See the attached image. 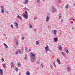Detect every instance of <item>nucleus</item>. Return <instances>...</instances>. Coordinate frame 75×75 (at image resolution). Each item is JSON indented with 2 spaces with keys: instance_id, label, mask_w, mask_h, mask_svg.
I'll return each mask as SVG.
<instances>
[{
  "instance_id": "obj_1",
  "label": "nucleus",
  "mask_w": 75,
  "mask_h": 75,
  "mask_svg": "<svg viewBox=\"0 0 75 75\" xmlns=\"http://www.w3.org/2000/svg\"><path fill=\"white\" fill-rule=\"evenodd\" d=\"M30 60L32 62H35V54L32 52L30 54Z\"/></svg>"
},
{
  "instance_id": "obj_2",
  "label": "nucleus",
  "mask_w": 75,
  "mask_h": 75,
  "mask_svg": "<svg viewBox=\"0 0 75 75\" xmlns=\"http://www.w3.org/2000/svg\"><path fill=\"white\" fill-rule=\"evenodd\" d=\"M50 17L49 16H47L46 18L45 21L46 22H48L49 21V20Z\"/></svg>"
},
{
  "instance_id": "obj_3",
  "label": "nucleus",
  "mask_w": 75,
  "mask_h": 75,
  "mask_svg": "<svg viewBox=\"0 0 75 75\" xmlns=\"http://www.w3.org/2000/svg\"><path fill=\"white\" fill-rule=\"evenodd\" d=\"M57 31L56 30H54L53 33V34L54 36H56V35H57Z\"/></svg>"
},
{
  "instance_id": "obj_4",
  "label": "nucleus",
  "mask_w": 75,
  "mask_h": 75,
  "mask_svg": "<svg viewBox=\"0 0 75 75\" xmlns=\"http://www.w3.org/2000/svg\"><path fill=\"white\" fill-rule=\"evenodd\" d=\"M23 17L25 18V19H27L28 18V15L27 14H23Z\"/></svg>"
},
{
  "instance_id": "obj_5",
  "label": "nucleus",
  "mask_w": 75,
  "mask_h": 75,
  "mask_svg": "<svg viewBox=\"0 0 75 75\" xmlns=\"http://www.w3.org/2000/svg\"><path fill=\"white\" fill-rule=\"evenodd\" d=\"M15 42L16 44L17 45H18L19 44V42H18V40H15Z\"/></svg>"
},
{
  "instance_id": "obj_6",
  "label": "nucleus",
  "mask_w": 75,
  "mask_h": 75,
  "mask_svg": "<svg viewBox=\"0 0 75 75\" xmlns=\"http://www.w3.org/2000/svg\"><path fill=\"white\" fill-rule=\"evenodd\" d=\"M17 17L18 18H19V19H20V20H22V17L20 16V15H18V16H17Z\"/></svg>"
},
{
  "instance_id": "obj_7",
  "label": "nucleus",
  "mask_w": 75,
  "mask_h": 75,
  "mask_svg": "<svg viewBox=\"0 0 75 75\" xmlns=\"http://www.w3.org/2000/svg\"><path fill=\"white\" fill-rule=\"evenodd\" d=\"M3 70L1 69H0V75H3Z\"/></svg>"
},
{
  "instance_id": "obj_8",
  "label": "nucleus",
  "mask_w": 75,
  "mask_h": 75,
  "mask_svg": "<svg viewBox=\"0 0 75 75\" xmlns=\"http://www.w3.org/2000/svg\"><path fill=\"white\" fill-rule=\"evenodd\" d=\"M54 42H57L58 41V38L57 37H55L54 39Z\"/></svg>"
},
{
  "instance_id": "obj_9",
  "label": "nucleus",
  "mask_w": 75,
  "mask_h": 75,
  "mask_svg": "<svg viewBox=\"0 0 75 75\" xmlns=\"http://www.w3.org/2000/svg\"><path fill=\"white\" fill-rule=\"evenodd\" d=\"M58 47L59 50L60 51H62V47H61V45H58Z\"/></svg>"
},
{
  "instance_id": "obj_10",
  "label": "nucleus",
  "mask_w": 75,
  "mask_h": 75,
  "mask_svg": "<svg viewBox=\"0 0 75 75\" xmlns=\"http://www.w3.org/2000/svg\"><path fill=\"white\" fill-rule=\"evenodd\" d=\"M57 62L58 63V64H59V65H61V62H60V61L59 60V59H58V58L57 59Z\"/></svg>"
},
{
  "instance_id": "obj_11",
  "label": "nucleus",
  "mask_w": 75,
  "mask_h": 75,
  "mask_svg": "<svg viewBox=\"0 0 75 75\" xmlns=\"http://www.w3.org/2000/svg\"><path fill=\"white\" fill-rule=\"evenodd\" d=\"M67 69L68 72H69L71 71V68L69 67H68Z\"/></svg>"
},
{
  "instance_id": "obj_12",
  "label": "nucleus",
  "mask_w": 75,
  "mask_h": 75,
  "mask_svg": "<svg viewBox=\"0 0 75 75\" xmlns=\"http://www.w3.org/2000/svg\"><path fill=\"white\" fill-rule=\"evenodd\" d=\"M18 51L20 53H22L23 52V50H18Z\"/></svg>"
},
{
  "instance_id": "obj_13",
  "label": "nucleus",
  "mask_w": 75,
  "mask_h": 75,
  "mask_svg": "<svg viewBox=\"0 0 75 75\" xmlns=\"http://www.w3.org/2000/svg\"><path fill=\"white\" fill-rule=\"evenodd\" d=\"M26 75H30V74L28 71H27L26 73Z\"/></svg>"
},
{
  "instance_id": "obj_14",
  "label": "nucleus",
  "mask_w": 75,
  "mask_h": 75,
  "mask_svg": "<svg viewBox=\"0 0 75 75\" xmlns=\"http://www.w3.org/2000/svg\"><path fill=\"white\" fill-rule=\"evenodd\" d=\"M39 44H40V43H39V42L38 41H36V44L37 45H39Z\"/></svg>"
},
{
  "instance_id": "obj_15",
  "label": "nucleus",
  "mask_w": 75,
  "mask_h": 75,
  "mask_svg": "<svg viewBox=\"0 0 75 75\" xmlns=\"http://www.w3.org/2000/svg\"><path fill=\"white\" fill-rule=\"evenodd\" d=\"M51 11H52V13H55L57 11L55 10H52Z\"/></svg>"
},
{
  "instance_id": "obj_16",
  "label": "nucleus",
  "mask_w": 75,
  "mask_h": 75,
  "mask_svg": "<svg viewBox=\"0 0 75 75\" xmlns=\"http://www.w3.org/2000/svg\"><path fill=\"white\" fill-rule=\"evenodd\" d=\"M10 27L11 28H12V29H14V26H13V25H11Z\"/></svg>"
},
{
  "instance_id": "obj_17",
  "label": "nucleus",
  "mask_w": 75,
  "mask_h": 75,
  "mask_svg": "<svg viewBox=\"0 0 75 75\" xmlns=\"http://www.w3.org/2000/svg\"><path fill=\"white\" fill-rule=\"evenodd\" d=\"M27 3H28V1L27 0H25V2H24V4H26Z\"/></svg>"
},
{
  "instance_id": "obj_18",
  "label": "nucleus",
  "mask_w": 75,
  "mask_h": 75,
  "mask_svg": "<svg viewBox=\"0 0 75 75\" xmlns=\"http://www.w3.org/2000/svg\"><path fill=\"white\" fill-rule=\"evenodd\" d=\"M45 50H49L48 45H46V47Z\"/></svg>"
},
{
  "instance_id": "obj_19",
  "label": "nucleus",
  "mask_w": 75,
  "mask_h": 75,
  "mask_svg": "<svg viewBox=\"0 0 75 75\" xmlns=\"http://www.w3.org/2000/svg\"><path fill=\"white\" fill-rule=\"evenodd\" d=\"M4 44L6 48H8V47L7 46V44H6V43H4Z\"/></svg>"
},
{
  "instance_id": "obj_20",
  "label": "nucleus",
  "mask_w": 75,
  "mask_h": 75,
  "mask_svg": "<svg viewBox=\"0 0 75 75\" xmlns=\"http://www.w3.org/2000/svg\"><path fill=\"white\" fill-rule=\"evenodd\" d=\"M62 54L63 55V56H65L66 55V54L64 52H62Z\"/></svg>"
},
{
  "instance_id": "obj_21",
  "label": "nucleus",
  "mask_w": 75,
  "mask_h": 75,
  "mask_svg": "<svg viewBox=\"0 0 75 75\" xmlns=\"http://www.w3.org/2000/svg\"><path fill=\"white\" fill-rule=\"evenodd\" d=\"M29 26L31 28H33V26L31 25L30 24H29Z\"/></svg>"
},
{
  "instance_id": "obj_22",
  "label": "nucleus",
  "mask_w": 75,
  "mask_h": 75,
  "mask_svg": "<svg viewBox=\"0 0 75 75\" xmlns=\"http://www.w3.org/2000/svg\"><path fill=\"white\" fill-rule=\"evenodd\" d=\"M66 52L67 54H68L69 53V51H68V49H67L66 51Z\"/></svg>"
},
{
  "instance_id": "obj_23",
  "label": "nucleus",
  "mask_w": 75,
  "mask_h": 75,
  "mask_svg": "<svg viewBox=\"0 0 75 75\" xmlns=\"http://www.w3.org/2000/svg\"><path fill=\"white\" fill-rule=\"evenodd\" d=\"M11 64H12V67H14V63H13V62H11Z\"/></svg>"
},
{
  "instance_id": "obj_24",
  "label": "nucleus",
  "mask_w": 75,
  "mask_h": 75,
  "mask_svg": "<svg viewBox=\"0 0 75 75\" xmlns=\"http://www.w3.org/2000/svg\"><path fill=\"white\" fill-rule=\"evenodd\" d=\"M6 14H8V13H9V12L8 11H6Z\"/></svg>"
},
{
  "instance_id": "obj_25",
  "label": "nucleus",
  "mask_w": 75,
  "mask_h": 75,
  "mask_svg": "<svg viewBox=\"0 0 75 75\" xmlns=\"http://www.w3.org/2000/svg\"><path fill=\"white\" fill-rule=\"evenodd\" d=\"M18 67H21V64H20V63H18Z\"/></svg>"
},
{
  "instance_id": "obj_26",
  "label": "nucleus",
  "mask_w": 75,
  "mask_h": 75,
  "mask_svg": "<svg viewBox=\"0 0 75 75\" xmlns=\"http://www.w3.org/2000/svg\"><path fill=\"white\" fill-rule=\"evenodd\" d=\"M59 19H60L61 18V17H62L61 14H59Z\"/></svg>"
},
{
  "instance_id": "obj_27",
  "label": "nucleus",
  "mask_w": 75,
  "mask_h": 75,
  "mask_svg": "<svg viewBox=\"0 0 75 75\" xmlns=\"http://www.w3.org/2000/svg\"><path fill=\"white\" fill-rule=\"evenodd\" d=\"M1 13H3L4 12V10H2L1 11Z\"/></svg>"
},
{
  "instance_id": "obj_28",
  "label": "nucleus",
  "mask_w": 75,
  "mask_h": 75,
  "mask_svg": "<svg viewBox=\"0 0 75 75\" xmlns=\"http://www.w3.org/2000/svg\"><path fill=\"white\" fill-rule=\"evenodd\" d=\"M65 8H68V5H67L66 6Z\"/></svg>"
},
{
  "instance_id": "obj_29",
  "label": "nucleus",
  "mask_w": 75,
  "mask_h": 75,
  "mask_svg": "<svg viewBox=\"0 0 75 75\" xmlns=\"http://www.w3.org/2000/svg\"><path fill=\"white\" fill-rule=\"evenodd\" d=\"M3 66L5 68V67H6V64H3Z\"/></svg>"
},
{
  "instance_id": "obj_30",
  "label": "nucleus",
  "mask_w": 75,
  "mask_h": 75,
  "mask_svg": "<svg viewBox=\"0 0 75 75\" xmlns=\"http://www.w3.org/2000/svg\"><path fill=\"white\" fill-rule=\"evenodd\" d=\"M15 26L16 27V28H18V24L15 25Z\"/></svg>"
},
{
  "instance_id": "obj_31",
  "label": "nucleus",
  "mask_w": 75,
  "mask_h": 75,
  "mask_svg": "<svg viewBox=\"0 0 75 75\" xmlns=\"http://www.w3.org/2000/svg\"><path fill=\"white\" fill-rule=\"evenodd\" d=\"M27 58V56H25V57H24V59H25V60H26Z\"/></svg>"
},
{
  "instance_id": "obj_32",
  "label": "nucleus",
  "mask_w": 75,
  "mask_h": 75,
  "mask_svg": "<svg viewBox=\"0 0 75 75\" xmlns=\"http://www.w3.org/2000/svg\"><path fill=\"white\" fill-rule=\"evenodd\" d=\"M37 17H35L34 18V20H36V19H37Z\"/></svg>"
},
{
  "instance_id": "obj_33",
  "label": "nucleus",
  "mask_w": 75,
  "mask_h": 75,
  "mask_svg": "<svg viewBox=\"0 0 75 75\" xmlns=\"http://www.w3.org/2000/svg\"><path fill=\"white\" fill-rule=\"evenodd\" d=\"M18 54V51H16L15 52V54Z\"/></svg>"
},
{
  "instance_id": "obj_34",
  "label": "nucleus",
  "mask_w": 75,
  "mask_h": 75,
  "mask_svg": "<svg viewBox=\"0 0 75 75\" xmlns=\"http://www.w3.org/2000/svg\"><path fill=\"white\" fill-rule=\"evenodd\" d=\"M15 70H16V71H18V68L16 67L15 68Z\"/></svg>"
},
{
  "instance_id": "obj_35",
  "label": "nucleus",
  "mask_w": 75,
  "mask_h": 75,
  "mask_svg": "<svg viewBox=\"0 0 75 75\" xmlns=\"http://www.w3.org/2000/svg\"><path fill=\"white\" fill-rule=\"evenodd\" d=\"M71 20H73L74 21V22H75V19H74L72 18L71 19Z\"/></svg>"
},
{
  "instance_id": "obj_36",
  "label": "nucleus",
  "mask_w": 75,
  "mask_h": 75,
  "mask_svg": "<svg viewBox=\"0 0 75 75\" xmlns=\"http://www.w3.org/2000/svg\"><path fill=\"white\" fill-rule=\"evenodd\" d=\"M50 67L51 69H53V66H52V65H51L50 66Z\"/></svg>"
},
{
  "instance_id": "obj_37",
  "label": "nucleus",
  "mask_w": 75,
  "mask_h": 75,
  "mask_svg": "<svg viewBox=\"0 0 75 75\" xmlns=\"http://www.w3.org/2000/svg\"><path fill=\"white\" fill-rule=\"evenodd\" d=\"M1 59L2 62H3V61H4V59H3V58H2Z\"/></svg>"
},
{
  "instance_id": "obj_38",
  "label": "nucleus",
  "mask_w": 75,
  "mask_h": 75,
  "mask_svg": "<svg viewBox=\"0 0 75 75\" xmlns=\"http://www.w3.org/2000/svg\"><path fill=\"white\" fill-rule=\"evenodd\" d=\"M48 27L49 28H51V26L50 25H49L48 26Z\"/></svg>"
},
{
  "instance_id": "obj_39",
  "label": "nucleus",
  "mask_w": 75,
  "mask_h": 75,
  "mask_svg": "<svg viewBox=\"0 0 75 75\" xmlns=\"http://www.w3.org/2000/svg\"><path fill=\"white\" fill-rule=\"evenodd\" d=\"M24 37H22V40H24Z\"/></svg>"
},
{
  "instance_id": "obj_40",
  "label": "nucleus",
  "mask_w": 75,
  "mask_h": 75,
  "mask_svg": "<svg viewBox=\"0 0 75 75\" xmlns=\"http://www.w3.org/2000/svg\"><path fill=\"white\" fill-rule=\"evenodd\" d=\"M14 24H16V25H17V24H18L17 23V22H15L14 23Z\"/></svg>"
},
{
  "instance_id": "obj_41",
  "label": "nucleus",
  "mask_w": 75,
  "mask_h": 75,
  "mask_svg": "<svg viewBox=\"0 0 75 75\" xmlns=\"http://www.w3.org/2000/svg\"><path fill=\"white\" fill-rule=\"evenodd\" d=\"M41 66L42 67V68H44V65L43 64H41Z\"/></svg>"
},
{
  "instance_id": "obj_42",
  "label": "nucleus",
  "mask_w": 75,
  "mask_h": 75,
  "mask_svg": "<svg viewBox=\"0 0 75 75\" xmlns=\"http://www.w3.org/2000/svg\"><path fill=\"white\" fill-rule=\"evenodd\" d=\"M60 21H61L60 23H62V21H63V20L61 19Z\"/></svg>"
},
{
  "instance_id": "obj_43",
  "label": "nucleus",
  "mask_w": 75,
  "mask_h": 75,
  "mask_svg": "<svg viewBox=\"0 0 75 75\" xmlns=\"http://www.w3.org/2000/svg\"><path fill=\"white\" fill-rule=\"evenodd\" d=\"M54 65L55 66V67H56V65L55 64V62H54Z\"/></svg>"
},
{
  "instance_id": "obj_44",
  "label": "nucleus",
  "mask_w": 75,
  "mask_h": 75,
  "mask_svg": "<svg viewBox=\"0 0 75 75\" xmlns=\"http://www.w3.org/2000/svg\"><path fill=\"white\" fill-rule=\"evenodd\" d=\"M25 13L26 14H28L27 11H25Z\"/></svg>"
},
{
  "instance_id": "obj_45",
  "label": "nucleus",
  "mask_w": 75,
  "mask_h": 75,
  "mask_svg": "<svg viewBox=\"0 0 75 75\" xmlns=\"http://www.w3.org/2000/svg\"><path fill=\"white\" fill-rule=\"evenodd\" d=\"M58 2H59V3H60L61 2V0H58Z\"/></svg>"
},
{
  "instance_id": "obj_46",
  "label": "nucleus",
  "mask_w": 75,
  "mask_h": 75,
  "mask_svg": "<svg viewBox=\"0 0 75 75\" xmlns=\"http://www.w3.org/2000/svg\"><path fill=\"white\" fill-rule=\"evenodd\" d=\"M24 9H25V10H28V8H24Z\"/></svg>"
},
{
  "instance_id": "obj_47",
  "label": "nucleus",
  "mask_w": 75,
  "mask_h": 75,
  "mask_svg": "<svg viewBox=\"0 0 75 75\" xmlns=\"http://www.w3.org/2000/svg\"><path fill=\"white\" fill-rule=\"evenodd\" d=\"M34 31L35 32L36 31H37V30L35 29H34Z\"/></svg>"
},
{
  "instance_id": "obj_48",
  "label": "nucleus",
  "mask_w": 75,
  "mask_h": 75,
  "mask_svg": "<svg viewBox=\"0 0 75 75\" xmlns=\"http://www.w3.org/2000/svg\"><path fill=\"white\" fill-rule=\"evenodd\" d=\"M27 49H28V48H26V49H25V50L26 51H27L28 50H27Z\"/></svg>"
},
{
  "instance_id": "obj_49",
  "label": "nucleus",
  "mask_w": 75,
  "mask_h": 75,
  "mask_svg": "<svg viewBox=\"0 0 75 75\" xmlns=\"http://www.w3.org/2000/svg\"><path fill=\"white\" fill-rule=\"evenodd\" d=\"M29 52H30V51H31V49H29Z\"/></svg>"
},
{
  "instance_id": "obj_50",
  "label": "nucleus",
  "mask_w": 75,
  "mask_h": 75,
  "mask_svg": "<svg viewBox=\"0 0 75 75\" xmlns=\"http://www.w3.org/2000/svg\"><path fill=\"white\" fill-rule=\"evenodd\" d=\"M37 64H39V62H37Z\"/></svg>"
},
{
  "instance_id": "obj_51",
  "label": "nucleus",
  "mask_w": 75,
  "mask_h": 75,
  "mask_svg": "<svg viewBox=\"0 0 75 75\" xmlns=\"http://www.w3.org/2000/svg\"><path fill=\"white\" fill-rule=\"evenodd\" d=\"M37 1H38V2H40V0H37Z\"/></svg>"
},
{
  "instance_id": "obj_52",
  "label": "nucleus",
  "mask_w": 75,
  "mask_h": 75,
  "mask_svg": "<svg viewBox=\"0 0 75 75\" xmlns=\"http://www.w3.org/2000/svg\"><path fill=\"white\" fill-rule=\"evenodd\" d=\"M19 75H21V73H19Z\"/></svg>"
},
{
  "instance_id": "obj_53",
  "label": "nucleus",
  "mask_w": 75,
  "mask_h": 75,
  "mask_svg": "<svg viewBox=\"0 0 75 75\" xmlns=\"http://www.w3.org/2000/svg\"><path fill=\"white\" fill-rule=\"evenodd\" d=\"M4 36H6V35L4 34Z\"/></svg>"
},
{
  "instance_id": "obj_54",
  "label": "nucleus",
  "mask_w": 75,
  "mask_h": 75,
  "mask_svg": "<svg viewBox=\"0 0 75 75\" xmlns=\"http://www.w3.org/2000/svg\"><path fill=\"white\" fill-rule=\"evenodd\" d=\"M48 51V50H46V52H47V51Z\"/></svg>"
},
{
  "instance_id": "obj_55",
  "label": "nucleus",
  "mask_w": 75,
  "mask_h": 75,
  "mask_svg": "<svg viewBox=\"0 0 75 75\" xmlns=\"http://www.w3.org/2000/svg\"><path fill=\"white\" fill-rule=\"evenodd\" d=\"M72 30H74V28H72Z\"/></svg>"
},
{
  "instance_id": "obj_56",
  "label": "nucleus",
  "mask_w": 75,
  "mask_h": 75,
  "mask_svg": "<svg viewBox=\"0 0 75 75\" xmlns=\"http://www.w3.org/2000/svg\"><path fill=\"white\" fill-rule=\"evenodd\" d=\"M6 40H7V37H6Z\"/></svg>"
},
{
  "instance_id": "obj_57",
  "label": "nucleus",
  "mask_w": 75,
  "mask_h": 75,
  "mask_svg": "<svg viewBox=\"0 0 75 75\" xmlns=\"http://www.w3.org/2000/svg\"><path fill=\"white\" fill-rule=\"evenodd\" d=\"M11 68H12V66H11Z\"/></svg>"
},
{
  "instance_id": "obj_58",
  "label": "nucleus",
  "mask_w": 75,
  "mask_h": 75,
  "mask_svg": "<svg viewBox=\"0 0 75 75\" xmlns=\"http://www.w3.org/2000/svg\"><path fill=\"white\" fill-rule=\"evenodd\" d=\"M55 8H53V10H55Z\"/></svg>"
}]
</instances>
